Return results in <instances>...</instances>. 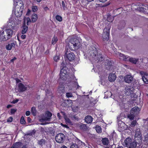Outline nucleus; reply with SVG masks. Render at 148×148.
I'll return each instance as SVG.
<instances>
[{
	"instance_id": "13",
	"label": "nucleus",
	"mask_w": 148,
	"mask_h": 148,
	"mask_svg": "<svg viewBox=\"0 0 148 148\" xmlns=\"http://www.w3.org/2000/svg\"><path fill=\"white\" fill-rule=\"evenodd\" d=\"M133 80V77L130 75H125L124 77V80L126 83H130L132 82Z\"/></svg>"
},
{
	"instance_id": "1",
	"label": "nucleus",
	"mask_w": 148,
	"mask_h": 148,
	"mask_svg": "<svg viewBox=\"0 0 148 148\" xmlns=\"http://www.w3.org/2000/svg\"><path fill=\"white\" fill-rule=\"evenodd\" d=\"M97 54V51L96 48L94 46H92L90 47L88 49L85 55L89 58L91 60H98L99 61H102L103 59V58L101 54H99L96 56Z\"/></svg>"
},
{
	"instance_id": "12",
	"label": "nucleus",
	"mask_w": 148,
	"mask_h": 148,
	"mask_svg": "<svg viewBox=\"0 0 148 148\" xmlns=\"http://www.w3.org/2000/svg\"><path fill=\"white\" fill-rule=\"evenodd\" d=\"M140 73L142 76V79L144 82L146 84H148V80L145 77V76H148V73L143 71H141Z\"/></svg>"
},
{
	"instance_id": "51",
	"label": "nucleus",
	"mask_w": 148,
	"mask_h": 148,
	"mask_svg": "<svg viewBox=\"0 0 148 148\" xmlns=\"http://www.w3.org/2000/svg\"><path fill=\"white\" fill-rule=\"evenodd\" d=\"M139 10L141 12H143L145 11V9L143 8L140 7L139 8Z\"/></svg>"
},
{
	"instance_id": "49",
	"label": "nucleus",
	"mask_w": 148,
	"mask_h": 148,
	"mask_svg": "<svg viewBox=\"0 0 148 148\" xmlns=\"http://www.w3.org/2000/svg\"><path fill=\"white\" fill-rule=\"evenodd\" d=\"M76 86H77V88H79L80 87V86L78 85L77 82H75L74 86L75 87H76Z\"/></svg>"
},
{
	"instance_id": "5",
	"label": "nucleus",
	"mask_w": 148,
	"mask_h": 148,
	"mask_svg": "<svg viewBox=\"0 0 148 148\" xmlns=\"http://www.w3.org/2000/svg\"><path fill=\"white\" fill-rule=\"evenodd\" d=\"M123 145L129 148H135L136 146V142L132 141V139L129 137L125 139L123 143Z\"/></svg>"
},
{
	"instance_id": "44",
	"label": "nucleus",
	"mask_w": 148,
	"mask_h": 148,
	"mask_svg": "<svg viewBox=\"0 0 148 148\" xmlns=\"http://www.w3.org/2000/svg\"><path fill=\"white\" fill-rule=\"evenodd\" d=\"M54 60L56 62H57L58 60H59L60 58L59 56L56 55L54 57Z\"/></svg>"
},
{
	"instance_id": "63",
	"label": "nucleus",
	"mask_w": 148,
	"mask_h": 148,
	"mask_svg": "<svg viewBox=\"0 0 148 148\" xmlns=\"http://www.w3.org/2000/svg\"><path fill=\"white\" fill-rule=\"evenodd\" d=\"M61 148H67L65 146V145H63L62 146Z\"/></svg>"
},
{
	"instance_id": "8",
	"label": "nucleus",
	"mask_w": 148,
	"mask_h": 148,
	"mask_svg": "<svg viewBox=\"0 0 148 148\" xmlns=\"http://www.w3.org/2000/svg\"><path fill=\"white\" fill-rule=\"evenodd\" d=\"M52 114L49 112H47L45 113L46 116H43L39 119V121L41 122H43L45 121H50L52 116Z\"/></svg>"
},
{
	"instance_id": "31",
	"label": "nucleus",
	"mask_w": 148,
	"mask_h": 148,
	"mask_svg": "<svg viewBox=\"0 0 148 148\" xmlns=\"http://www.w3.org/2000/svg\"><path fill=\"white\" fill-rule=\"evenodd\" d=\"M80 128L84 130H86L87 129L86 125L84 124H81L79 125Z\"/></svg>"
},
{
	"instance_id": "56",
	"label": "nucleus",
	"mask_w": 148,
	"mask_h": 148,
	"mask_svg": "<svg viewBox=\"0 0 148 148\" xmlns=\"http://www.w3.org/2000/svg\"><path fill=\"white\" fill-rule=\"evenodd\" d=\"M58 116V118L59 119H61V115L60 113H58L57 114Z\"/></svg>"
},
{
	"instance_id": "25",
	"label": "nucleus",
	"mask_w": 148,
	"mask_h": 148,
	"mask_svg": "<svg viewBox=\"0 0 148 148\" xmlns=\"http://www.w3.org/2000/svg\"><path fill=\"white\" fill-rule=\"evenodd\" d=\"M131 89L128 87L126 88L125 91V94L127 95H130L132 92Z\"/></svg>"
},
{
	"instance_id": "43",
	"label": "nucleus",
	"mask_w": 148,
	"mask_h": 148,
	"mask_svg": "<svg viewBox=\"0 0 148 148\" xmlns=\"http://www.w3.org/2000/svg\"><path fill=\"white\" fill-rule=\"evenodd\" d=\"M25 123V121L24 120V117L22 116L21 119V123L22 124H24Z\"/></svg>"
},
{
	"instance_id": "50",
	"label": "nucleus",
	"mask_w": 148,
	"mask_h": 148,
	"mask_svg": "<svg viewBox=\"0 0 148 148\" xmlns=\"http://www.w3.org/2000/svg\"><path fill=\"white\" fill-rule=\"evenodd\" d=\"M16 110L14 109H12L11 110V113L12 114H13L16 112Z\"/></svg>"
},
{
	"instance_id": "55",
	"label": "nucleus",
	"mask_w": 148,
	"mask_h": 148,
	"mask_svg": "<svg viewBox=\"0 0 148 148\" xmlns=\"http://www.w3.org/2000/svg\"><path fill=\"white\" fill-rule=\"evenodd\" d=\"M145 140H148V134L145 135Z\"/></svg>"
},
{
	"instance_id": "23",
	"label": "nucleus",
	"mask_w": 148,
	"mask_h": 148,
	"mask_svg": "<svg viewBox=\"0 0 148 148\" xmlns=\"http://www.w3.org/2000/svg\"><path fill=\"white\" fill-rule=\"evenodd\" d=\"M93 118L90 116H86L85 119V122L88 123H92V121Z\"/></svg>"
},
{
	"instance_id": "39",
	"label": "nucleus",
	"mask_w": 148,
	"mask_h": 148,
	"mask_svg": "<svg viewBox=\"0 0 148 148\" xmlns=\"http://www.w3.org/2000/svg\"><path fill=\"white\" fill-rule=\"evenodd\" d=\"M56 18L57 20L60 22L62 21V17L58 15L56 16Z\"/></svg>"
},
{
	"instance_id": "16",
	"label": "nucleus",
	"mask_w": 148,
	"mask_h": 148,
	"mask_svg": "<svg viewBox=\"0 0 148 148\" xmlns=\"http://www.w3.org/2000/svg\"><path fill=\"white\" fill-rule=\"evenodd\" d=\"M4 31L2 32L0 31V39L1 41H5L9 39V37H7L6 36L4 35Z\"/></svg>"
},
{
	"instance_id": "17",
	"label": "nucleus",
	"mask_w": 148,
	"mask_h": 148,
	"mask_svg": "<svg viewBox=\"0 0 148 148\" xmlns=\"http://www.w3.org/2000/svg\"><path fill=\"white\" fill-rule=\"evenodd\" d=\"M19 92H23L26 90V88L21 83H20L18 85Z\"/></svg>"
},
{
	"instance_id": "45",
	"label": "nucleus",
	"mask_w": 148,
	"mask_h": 148,
	"mask_svg": "<svg viewBox=\"0 0 148 148\" xmlns=\"http://www.w3.org/2000/svg\"><path fill=\"white\" fill-rule=\"evenodd\" d=\"M66 96L67 98L72 97L73 96L72 94L70 92H67L66 94Z\"/></svg>"
},
{
	"instance_id": "3",
	"label": "nucleus",
	"mask_w": 148,
	"mask_h": 148,
	"mask_svg": "<svg viewBox=\"0 0 148 148\" xmlns=\"http://www.w3.org/2000/svg\"><path fill=\"white\" fill-rule=\"evenodd\" d=\"M19 23V22L17 21L16 18L13 17H11L9 19L8 26L10 29L16 31L18 28V25Z\"/></svg>"
},
{
	"instance_id": "26",
	"label": "nucleus",
	"mask_w": 148,
	"mask_h": 148,
	"mask_svg": "<svg viewBox=\"0 0 148 148\" xmlns=\"http://www.w3.org/2000/svg\"><path fill=\"white\" fill-rule=\"evenodd\" d=\"M22 145V143L18 142H16L15 143H14L12 147V148H19Z\"/></svg>"
},
{
	"instance_id": "33",
	"label": "nucleus",
	"mask_w": 148,
	"mask_h": 148,
	"mask_svg": "<svg viewBox=\"0 0 148 148\" xmlns=\"http://www.w3.org/2000/svg\"><path fill=\"white\" fill-rule=\"evenodd\" d=\"M135 116V115L131 112L130 114H128L127 117L130 120H132L133 119Z\"/></svg>"
},
{
	"instance_id": "10",
	"label": "nucleus",
	"mask_w": 148,
	"mask_h": 148,
	"mask_svg": "<svg viewBox=\"0 0 148 148\" xmlns=\"http://www.w3.org/2000/svg\"><path fill=\"white\" fill-rule=\"evenodd\" d=\"M109 29L108 27L104 29V33L102 35V38L103 40H108Z\"/></svg>"
},
{
	"instance_id": "53",
	"label": "nucleus",
	"mask_w": 148,
	"mask_h": 148,
	"mask_svg": "<svg viewBox=\"0 0 148 148\" xmlns=\"http://www.w3.org/2000/svg\"><path fill=\"white\" fill-rule=\"evenodd\" d=\"M26 37V36L25 35L23 34L21 36V38L23 39H25Z\"/></svg>"
},
{
	"instance_id": "4",
	"label": "nucleus",
	"mask_w": 148,
	"mask_h": 148,
	"mask_svg": "<svg viewBox=\"0 0 148 148\" xmlns=\"http://www.w3.org/2000/svg\"><path fill=\"white\" fill-rule=\"evenodd\" d=\"M73 46L75 49H77L82 46L81 40H80L74 38H71L70 41L69 45Z\"/></svg>"
},
{
	"instance_id": "35",
	"label": "nucleus",
	"mask_w": 148,
	"mask_h": 148,
	"mask_svg": "<svg viewBox=\"0 0 148 148\" xmlns=\"http://www.w3.org/2000/svg\"><path fill=\"white\" fill-rule=\"evenodd\" d=\"M58 40L57 38L55 36H54L52 39V44L53 45H54L55 44L57 41H58Z\"/></svg>"
},
{
	"instance_id": "6",
	"label": "nucleus",
	"mask_w": 148,
	"mask_h": 148,
	"mask_svg": "<svg viewBox=\"0 0 148 148\" xmlns=\"http://www.w3.org/2000/svg\"><path fill=\"white\" fill-rule=\"evenodd\" d=\"M67 69L66 67H64L61 70L60 77L62 80H65L67 78L68 75Z\"/></svg>"
},
{
	"instance_id": "28",
	"label": "nucleus",
	"mask_w": 148,
	"mask_h": 148,
	"mask_svg": "<svg viewBox=\"0 0 148 148\" xmlns=\"http://www.w3.org/2000/svg\"><path fill=\"white\" fill-rule=\"evenodd\" d=\"M138 60V59L137 58H128V60H129L130 62L134 64H136Z\"/></svg>"
},
{
	"instance_id": "20",
	"label": "nucleus",
	"mask_w": 148,
	"mask_h": 148,
	"mask_svg": "<svg viewBox=\"0 0 148 148\" xmlns=\"http://www.w3.org/2000/svg\"><path fill=\"white\" fill-rule=\"evenodd\" d=\"M15 44L14 42L9 43L8 45L6 46V49L8 50H10L13 48H14Z\"/></svg>"
},
{
	"instance_id": "54",
	"label": "nucleus",
	"mask_w": 148,
	"mask_h": 148,
	"mask_svg": "<svg viewBox=\"0 0 148 148\" xmlns=\"http://www.w3.org/2000/svg\"><path fill=\"white\" fill-rule=\"evenodd\" d=\"M61 125L62 126L64 127H66V128H69L68 126L67 125H64V124H63L62 123H61Z\"/></svg>"
},
{
	"instance_id": "62",
	"label": "nucleus",
	"mask_w": 148,
	"mask_h": 148,
	"mask_svg": "<svg viewBox=\"0 0 148 148\" xmlns=\"http://www.w3.org/2000/svg\"><path fill=\"white\" fill-rule=\"evenodd\" d=\"M31 12V10H30L28 9L26 14L28 15H29V13H30V12Z\"/></svg>"
},
{
	"instance_id": "32",
	"label": "nucleus",
	"mask_w": 148,
	"mask_h": 148,
	"mask_svg": "<svg viewBox=\"0 0 148 148\" xmlns=\"http://www.w3.org/2000/svg\"><path fill=\"white\" fill-rule=\"evenodd\" d=\"M31 112L33 115L34 116L36 115V108L35 107H32L31 109Z\"/></svg>"
},
{
	"instance_id": "61",
	"label": "nucleus",
	"mask_w": 148,
	"mask_h": 148,
	"mask_svg": "<svg viewBox=\"0 0 148 148\" xmlns=\"http://www.w3.org/2000/svg\"><path fill=\"white\" fill-rule=\"evenodd\" d=\"M100 2L103 3L106 1L107 0H99Z\"/></svg>"
},
{
	"instance_id": "7",
	"label": "nucleus",
	"mask_w": 148,
	"mask_h": 148,
	"mask_svg": "<svg viewBox=\"0 0 148 148\" xmlns=\"http://www.w3.org/2000/svg\"><path fill=\"white\" fill-rule=\"evenodd\" d=\"M142 135L139 128L136 129L134 136V139L135 141H138V142L140 143L141 142Z\"/></svg>"
},
{
	"instance_id": "30",
	"label": "nucleus",
	"mask_w": 148,
	"mask_h": 148,
	"mask_svg": "<svg viewBox=\"0 0 148 148\" xmlns=\"http://www.w3.org/2000/svg\"><path fill=\"white\" fill-rule=\"evenodd\" d=\"M102 141L103 144L105 145H108L109 143V140L107 138H104L102 139Z\"/></svg>"
},
{
	"instance_id": "59",
	"label": "nucleus",
	"mask_w": 148,
	"mask_h": 148,
	"mask_svg": "<svg viewBox=\"0 0 148 148\" xmlns=\"http://www.w3.org/2000/svg\"><path fill=\"white\" fill-rule=\"evenodd\" d=\"M18 99H16V100L15 101H13V103H16L17 102H18Z\"/></svg>"
},
{
	"instance_id": "11",
	"label": "nucleus",
	"mask_w": 148,
	"mask_h": 148,
	"mask_svg": "<svg viewBox=\"0 0 148 148\" xmlns=\"http://www.w3.org/2000/svg\"><path fill=\"white\" fill-rule=\"evenodd\" d=\"M68 53V51H66V54L67 58L69 61H73L75 59V55L72 52H70L69 53Z\"/></svg>"
},
{
	"instance_id": "24",
	"label": "nucleus",
	"mask_w": 148,
	"mask_h": 148,
	"mask_svg": "<svg viewBox=\"0 0 148 148\" xmlns=\"http://www.w3.org/2000/svg\"><path fill=\"white\" fill-rule=\"evenodd\" d=\"M5 32L7 34V37H9V39L10 38L12 34V31L11 29H8L6 30Z\"/></svg>"
},
{
	"instance_id": "36",
	"label": "nucleus",
	"mask_w": 148,
	"mask_h": 148,
	"mask_svg": "<svg viewBox=\"0 0 148 148\" xmlns=\"http://www.w3.org/2000/svg\"><path fill=\"white\" fill-rule=\"evenodd\" d=\"M64 87L63 86L61 85L59 87L58 90L59 92H62L64 91Z\"/></svg>"
},
{
	"instance_id": "47",
	"label": "nucleus",
	"mask_w": 148,
	"mask_h": 148,
	"mask_svg": "<svg viewBox=\"0 0 148 148\" xmlns=\"http://www.w3.org/2000/svg\"><path fill=\"white\" fill-rule=\"evenodd\" d=\"M13 120V118L12 117H10L7 119V121L8 122H11Z\"/></svg>"
},
{
	"instance_id": "46",
	"label": "nucleus",
	"mask_w": 148,
	"mask_h": 148,
	"mask_svg": "<svg viewBox=\"0 0 148 148\" xmlns=\"http://www.w3.org/2000/svg\"><path fill=\"white\" fill-rule=\"evenodd\" d=\"M78 148V146L76 144H73V145H72L70 147V148Z\"/></svg>"
},
{
	"instance_id": "40",
	"label": "nucleus",
	"mask_w": 148,
	"mask_h": 148,
	"mask_svg": "<svg viewBox=\"0 0 148 148\" xmlns=\"http://www.w3.org/2000/svg\"><path fill=\"white\" fill-rule=\"evenodd\" d=\"M68 103L67 106H71L72 105V101L71 100H68L67 101Z\"/></svg>"
},
{
	"instance_id": "38",
	"label": "nucleus",
	"mask_w": 148,
	"mask_h": 148,
	"mask_svg": "<svg viewBox=\"0 0 148 148\" xmlns=\"http://www.w3.org/2000/svg\"><path fill=\"white\" fill-rule=\"evenodd\" d=\"M38 10V7L36 6H33L32 7V10L33 12H36Z\"/></svg>"
},
{
	"instance_id": "9",
	"label": "nucleus",
	"mask_w": 148,
	"mask_h": 148,
	"mask_svg": "<svg viewBox=\"0 0 148 148\" xmlns=\"http://www.w3.org/2000/svg\"><path fill=\"white\" fill-rule=\"evenodd\" d=\"M65 136L62 133L57 134L56 136L55 140L56 141L59 143H62L64 141Z\"/></svg>"
},
{
	"instance_id": "42",
	"label": "nucleus",
	"mask_w": 148,
	"mask_h": 148,
	"mask_svg": "<svg viewBox=\"0 0 148 148\" xmlns=\"http://www.w3.org/2000/svg\"><path fill=\"white\" fill-rule=\"evenodd\" d=\"M45 141L43 139H41L40 140L38 141V144L41 145H42L45 144Z\"/></svg>"
},
{
	"instance_id": "15",
	"label": "nucleus",
	"mask_w": 148,
	"mask_h": 148,
	"mask_svg": "<svg viewBox=\"0 0 148 148\" xmlns=\"http://www.w3.org/2000/svg\"><path fill=\"white\" fill-rule=\"evenodd\" d=\"M140 110V109L139 108L135 107L131 110L130 112L132 113H133L136 116H137Z\"/></svg>"
},
{
	"instance_id": "19",
	"label": "nucleus",
	"mask_w": 148,
	"mask_h": 148,
	"mask_svg": "<svg viewBox=\"0 0 148 148\" xmlns=\"http://www.w3.org/2000/svg\"><path fill=\"white\" fill-rule=\"evenodd\" d=\"M118 55L119 57V58L120 59L125 61L128 60V56H125L123 54L119 53H118Z\"/></svg>"
},
{
	"instance_id": "41",
	"label": "nucleus",
	"mask_w": 148,
	"mask_h": 148,
	"mask_svg": "<svg viewBox=\"0 0 148 148\" xmlns=\"http://www.w3.org/2000/svg\"><path fill=\"white\" fill-rule=\"evenodd\" d=\"M137 124L136 122V121H133L130 125V126L131 127H134Z\"/></svg>"
},
{
	"instance_id": "57",
	"label": "nucleus",
	"mask_w": 148,
	"mask_h": 148,
	"mask_svg": "<svg viewBox=\"0 0 148 148\" xmlns=\"http://www.w3.org/2000/svg\"><path fill=\"white\" fill-rule=\"evenodd\" d=\"M110 18V17H108V18H107V20L110 22H112V21H113V19H111V20H110L109 19Z\"/></svg>"
},
{
	"instance_id": "2",
	"label": "nucleus",
	"mask_w": 148,
	"mask_h": 148,
	"mask_svg": "<svg viewBox=\"0 0 148 148\" xmlns=\"http://www.w3.org/2000/svg\"><path fill=\"white\" fill-rule=\"evenodd\" d=\"M14 5L15 7L13 13L17 17H19L22 15V11L23 8V2L21 1L13 0Z\"/></svg>"
},
{
	"instance_id": "64",
	"label": "nucleus",
	"mask_w": 148,
	"mask_h": 148,
	"mask_svg": "<svg viewBox=\"0 0 148 148\" xmlns=\"http://www.w3.org/2000/svg\"><path fill=\"white\" fill-rule=\"evenodd\" d=\"M21 148H27L25 145H23Z\"/></svg>"
},
{
	"instance_id": "48",
	"label": "nucleus",
	"mask_w": 148,
	"mask_h": 148,
	"mask_svg": "<svg viewBox=\"0 0 148 148\" xmlns=\"http://www.w3.org/2000/svg\"><path fill=\"white\" fill-rule=\"evenodd\" d=\"M62 5L63 9L64 10L65 8V3L63 1H62Z\"/></svg>"
},
{
	"instance_id": "22",
	"label": "nucleus",
	"mask_w": 148,
	"mask_h": 148,
	"mask_svg": "<svg viewBox=\"0 0 148 148\" xmlns=\"http://www.w3.org/2000/svg\"><path fill=\"white\" fill-rule=\"evenodd\" d=\"M61 114L63 116L65 119L66 122L67 124H71L72 123L70 120L65 115L64 112H61Z\"/></svg>"
},
{
	"instance_id": "52",
	"label": "nucleus",
	"mask_w": 148,
	"mask_h": 148,
	"mask_svg": "<svg viewBox=\"0 0 148 148\" xmlns=\"http://www.w3.org/2000/svg\"><path fill=\"white\" fill-rule=\"evenodd\" d=\"M30 112L29 111H27L25 113L26 115L28 116L30 114Z\"/></svg>"
},
{
	"instance_id": "18",
	"label": "nucleus",
	"mask_w": 148,
	"mask_h": 148,
	"mask_svg": "<svg viewBox=\"0 0 148 148\" xmlns=\"http://www.w3.org/2000/svg\"><path fill=\"white\" fill-rule=\"evenodd\" d=\"M118 55L119 57V58L120 59L125 61L128 60V56H125L123 54L119 53H118Z\"/></svg>"
},
{
	"instance_id": "60",
	"label": "nucleus",
	"mask_w": 148,
	"mask_h": 148,
	"mask_svg": "<svg viewBox=\"0 0 148 148\" xmlns=\"http://www.w3.org/2000/svg\"><path fill=\"white\" fill-rule=\"evenodd\" d=\"M16 59V58L15 57H14L13 59L11 60V62H13V61Z\"/></svg>"
},
{
	"instance_id": "34",
	"label": "nucleus",
	"mask_w": 148,
	"mask_h": 148,
	"mask_svg": "<svg viewBox=\"0 0 148 148\" xmlns=\"http://www.w3.org/2000/svg\"><path fill=\"white\" fill-rule=\"evenodd\" d=\"M24 21L25 23L27 22V25H29V23L31 22L30 18L28 17L25 18Z\"/></svg>"
},
{
	"instance_id": "14",
	"label": "nucleus",
	"mask_w": 148,
	"mask_h": 148,
	"mask_svg": "<svg viewBox=\"0 0 148 148\" xmlns=\"http://www.w3.org/2000/svg\"><path fill=\"white\" fill-rule=\"evenodd\" d=\"M47 86H47L46 84H45L44 83H43L41 85L40 87L42 89L44 90H45L46 92V95L48 97L49 96V95L50 96L51 94L48 90L46 89Z\"/></svg>"
},
{
	"instance_id": "58",
	"label": "nucleus",
	"mask_w": 148,
	"mask_h": 148,
	"mask_svg": "<svg viewBox=\"0 0 148 148\" xmlns=\"http://www.w3.org/2000/svg\"><path fill=\"white\" fill-rule=\"evenodd\" d=\"M27 121L28 122H30L31 121V119L29 117H28L27 119Z\"/></svg>"
},
{
	"instance_id": "29",
	"label": "nucleus",
	"mask_w": 148,
	"mask_h": 148,
	"mask_svg": "<svg viewBox=\"0 0 148 148\" xmlns=\"http://www.w3.org/2000/svg\"><path fill=\"white\" fill-rule=\"evenodd\" d=\"M38 18V16L36 14H34L32 16L31 19L32 21V22H35L37 20Z\"/></svg>"
},
{
	"instance_id": "27",
	"label": "nucleus",
	"mask_w": 148,
	"mask_h": 148,
	"mask_svg": "<svg viewBox=\"0 0 148 148\" xmlns=\"http://www.w3.org/2000/svg\"><path fill=\"white\" fill-rule=\"evenodd\" d=\"M28 29V27L27 26L25 25L24 24L22 26V30L21 33L22 34H23L25 33Z\"/></svg>"
},
{
	"instance_id": "37",
	"label": "nucleus",
	"mask_w": 148,
	"mask_h": 148,
	"mask_svg": "<svg viewBox=\"0 0 148 148\" xmlns=\"http://www.w3.org/2000/svg\"><path fill=\"white\" fill-rule=\"evenodd\" d=\"M95 129L97 132L98 133H100L101 132V128L99 126H97L96 127Z\"/></svg>"
},
{
	"instance_id": "21",
	"label": "nucleus",
	"mask_w": 148,
	"mask_h": 148,
	"mask_svg": "<svg viewBox=\"0 0 148 148\" xmlns=\"http://www.w3.org/2000/svg\"><path fill=\"white\" fill-rule=\"evenodd\" d=\"M116 78V75L113 73L110 74L108 77L109 80L110 82H113Z\"/></svg>"
}]
</instances>
